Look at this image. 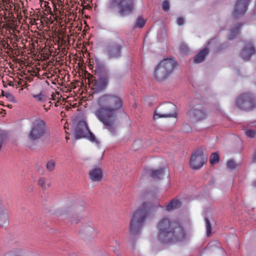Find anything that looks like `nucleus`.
<instances>
[{
	"instance_id": "obj_2",
	"label": "nucleus",
	"mask_w": 256,
	"mask_h": 256,
	"mask_svg": "<svg viewBox=\"0 0 256 256\" xmlns=\"http://www.w3.org/2000/svg\"><path fill=\"white\" fill-rule=\"evenodd\" d=\"M157 238L164 244H172L182 241L186 238V232L180 222L172 221L168 218H162L157 224Z\"/></svg>"
},
{
	"instance_id": "obj_8",
	"label": "nucleus",
	"mask_w": 256,
	"mask_h": 256,
	"mask_svg": "<svg viewBox=\"0 0 256 256\" xmlns=\"http://www.w3.org/2000/svg\"><path fill=\"white\" fill-rule=\"evenodd\" d=\"M124 46V41L120 38H116L108 42L104 52L110 59L119 58L122 56Z\"/></svg>"
},
{
	"instance_id": "obj_1",
	"label": "nucleus",
	"mask_w": 256,
	"mask_h": 256,
	"mask_svg": "<svg viewBox=\"0 0 256 256\" xmlns=\"http://www.w3.org/2000/svg\"><path fill=\"white\" fill-rule=\"evenodd\" d=\"M96 104L94 112L95 116L106 128L114 132L117 112L123 106L122 98L118 94H104L98 98Z\"/></svg>"
},
{
	"instance_id": "obj_20",
	"label": "nucleus",
	"mask_w": 256,
	"mask_h": 256,
	"mask_svg": "<svg viewBox=\"0 0 256 256\" xmlns=\"http://www.w3.org/2000/svg\"><path fill=\"white\" fill-rule=\"evenodd\" d=\"M181 202L177 199H174L166 206V210L168 212H170L180 208Z\"/></svg>"
},
{
	"instance_id": "obj_21",
	"label": "nucleus",
	"mask_w": 256,
	"mask_h": 256,
	"mask_svg": "<svg viewBox=\"0 0 256 256\" xmlns=\"http://www.w3.org/2000/svg\"><path fill=\"white\" fill-rule=\"evenodd\" d=\"M32 96L34 98L36 101L38 102L45 103L48 100H50V98H48V96L42 91L37 94H32Z\"/></svg>"
},
{
	"instance_id": "obj_39",
	"label": "nucleus",
	"mask_w": 256,
	"mask_h": 256,
	"mask_svg": "<svg viewBox=\"0 0 256 256\" xmlns=\"http://www.w3.org/2000/svg\"><path fill=\"white\" fill-rule=\"evenodd\" d=\"M10 256H20L18 254L14 255V254H13L12 252L10 253Z\"/></svg>"
},
{
	"instance_id": "obj_38",
	"label": "nucleus",
	"mask_w": 256,
	"mask_h": 256,
	"mask_svg": "<svg viewBox=\"0 0 256 256\" xmlns=\"http://www.w3.org/2000/svg\"><path fill=\"white\" fill-rule=\"evenodd\" d=\"M253 160L254 162H256V150L253 156Z\"/></svg>"
},
{
	"instance_id": "obj_13",
	"label": "nucleus",
	"mask_w": 256,
	"mask_h": 256,
	"mask_svg": "<svg viewBox=\"0 0 256 256\" xmlns=\"http://www.w3.org/2000/svg\"><path fill=\"white\" fill-rule=\"evenodd\" d=\"M103 176V170L99 166L94 167L88 172L89 178L93 182L98 183L102 181Z\"/></svg>"
},
{
	"instance_id": "obj_11",
	"label": "nucleus",
	"mask_w": 256,
	"mask_h": 256,
	"mask_svg": "<svg viewBox=\"0 0 256 256\" xmlns=\"http://www.w3.org/2000/svg\"><path fill=\"white\" fill-rule=\"evenodd\" d=\"M206 158L204 156L202 150L194 152L190 162V167L194 170L200 168L206 163Z\"/></svg>"
},
{
	"instance_id": "obj_16",
	"label": "nucleus",
	"mask_w": 256,
	"mask_h": 256,
	"mask_svg": "<svg viewBox=\"0 0 256 256\" xmlns=\"http://www.w3.org/2000/svg\"><path fill=\"white\" fill-rule=\"evenodd\" d=\"M250 2V0H238L234 6V16L244 14L247 10Z\"/></svg>"
},
{
	"instance_id": "obj_23",
	"label": "nucleus",
	"mask_w": 256,
	"mask_h": 256,
	"mask_svg": "<svg viewBox=\"0 0 256 256\" xmlns=\"http://www.w3.org/2000/svg\"><path fill=\"white\" fill-rule=\"evenodd\" d=\"M165 168H160L157 170H152L150 176L154 178L160 179L164 175Z\"/></svg>"
},
{
	"instance_id": "obj_19",
	"label": "nucleus",
	"mask_w": 256,
	"mask_h": 256,
	"mask_svg": "<svg viewBox=\"0 0 256 256\" xmlns=\"http://www.w3.org/2000/svg\"><path fill=\"white\" fill-rule=\"evenodd\" d=\"M209 52L207 48H204L200 50L194 58V62L196 64H198L202 62Z\"/></svg>"
},
{
	"instance_id": "obj_32",
	"label": "nucleus",
	"mask_w": 256,
	"mask_h": 256,
	"mask_svg": "<svg viewBox=\"0 0 256 256\" xmlns=\"http://www.w3.org/2000/svg\"><path fill=\"white\" fill-rule=\"evenodd\" d=\"M226 166L228 168L233 170L236 167V164L234 160H228L226 163Z\"/></svg>"
},
{
	"instance_id": "obj_34",
	"label": "nucleus",
	"mask_w": 256,
	"mask_h": 256,
	"mask_svg": "<svg viewBox=\"0 0 256 256\" xmlns=\"http://www.w3.org/2000/svg\"><path fill=\"white\" fill-rule=\"evenodd\" d=\"M246 136L250 138H254L256 132L254 130H249L246 132H245Z\"/></svg>"
},
{
	"instance_id": "obj_43",
	"label": "nucleus",
	"mask_w": 256,
	"mask_h": 256,
	"mask_svg": "<svg viewBox=\"0 0 256 256\" xmlns=\"http://www.w3.org/2000/svg\"><path fill=\"white\" fill-rule=\"evenodd\" d=\"M42 0H40V2H41Z\"/></svg>"
},
{
	"instance_id": "obj_41",
	"label": "nucleus",
	"mask_w": 256,
	"mask_h": 256,
	"mask_svg": "<svg viewBox=\"0 0 256 256\" xmlns=\"http://www.w3.org/2000/svg\"><path fill=\"white\" fill-rule=\"evenodd\" d=\"M9 85L10 86H12L13 84H12L11 83H9Z\"/></svg>"
},
{
	"instance_id": "obj_26",
	"label": "nucleus",
	"mask_w": 256,
	"mask_h": 256,
	"mask_svg": "<svg viewBox=\"0 0 256 256\" xmlns=\"http://www.w3.org/2000/svg\"><path fill=\"white\" fill-rule=\"evenodd\" d=\"M2 96H6V98H8V100L9 101L12 102H16L15 98L14 96V95L12 94H10V92H4L2 91Z\"/></svg>"
},
{
	"instance_id": "obj_35",
	"label": "nucleus",
	"mask_w": 256,
	"mask_h": 256,
	"mask_svg": "<svg viewBox=\"0 0 256 256\" xmlns=\"http://www.w3.org/2000/svg\"><path fill=\"white\" fill-rule=\"evenodd\" d=\"M51 105L52 102L50 101H48V102H46L45 103H44L42 107L47 112L50 109Z\"/></svg>"
},
{
	"instance_id": "obj_15",
	"label": "nucleus",
	"mask_w": 256,
	"mask_h": 256,
	"mask_svg": "<svg viewBox=\"0 0 256 256\" xmlns=\"http://www.w3.org/2000/svg\"><path fill=\"white\" fill-rule=\"evenodd\" d=\"M90 129L86 122L84 121H80L78 122L74 135L76 140L84 138L86 136V134Z\"/></svg>"
},
{
	"instance_id": "obj_5",
	"label": "nucleus",
	"mask_w": 256,
	"mask_h": 256,
	"mask_svg": "<svg viewBox=\"0 0 256 256\" xmlns=\"http://www.w3.org/2000/svg\"><path fill=\"white\" fill-rule=\"evenodd\" d=\"M176 66L174 58L164 59L156 68L154 76L158 82L163 81L169 77Z\"/></svg>"
},
{
	"instance_id": "obj_3",
	"label": "nucleus",
	"mask_w": 256,
	"mask_h": 256,
	"mask_svg": "<svg viewBox=\"0 0 256 256\" xmlns=\"http://www.w3.org/2000/svg\"><path fill=\"white\" fill-rule=\"evenodd\" d=\"M62 213L65 215L72 224H82L80 232L84 234L90 236L94 233V224L91 220L80 213L78 208L73 204L64 206Z\"/></svg>"
},
{
	"instance_id": "obj_27",
	"label": "nucleus",
	"mask_w": 256,
	"mask_h": 256,
	"mask_svg": "<svg viewBox=\"0 0 256 256\" xmlns=\"http://www.w3.org/2000/svg\"><path fill=\"white\" fill-rule=\"evenodd\" d=\"M206 228V234L209 236L211 234L212 226L208 218H205Z\"/></svg>"
},
{
	"instance_id": "obj_9",
	"label": "nucleus",
	"mask_w": 256,
	"mask_h": 256,
	"mask_svg": "<svg viewBox=\"0 0 256 256\" xmlns=\"http://www.w3.org/2000/svg\"><path fill=\"white\" fill-rule=\"evenodd\" d=\"M236 104L240 110L248 111L256 108V96L250 92H244L237 98Z\"/></svg>"
},
{
	"instance_id": "obj_6",
	"label": "nucleus",
	"mask_w": 256,
	"mask_h": 256,
	"mask_svg": "<svg viewBox=\"0 0 256 256\" xmlns=\"http://www.w3.org/2000/svg\"><path fill=\"white\" fill-rule=\"evenodd\" d=\"M107 8L110 10H118L122 17L132 14L135 9V0H110Z\"/></svg>"
},
{
	"instance_id": "obj_24",
	"label": "nucleus",
	"mask_w": 256,
	"mask_h": 256,
	"mask_svg": "<svg viewBox=\"0 0 256 256\" xmlns=\"http://www.w3.org/2000/svg\"><path fill=\"white\" fill-rule=\"evenodd\" d=\"M241 24H238L236 26V27L230 30V34L229 38L230 40H232L234 38V35L238 34V30L242 26Z\"/></svg>"
},
{
	"instance_id": "obj_12",
	"label": "nucleus",
	"mask_w": 256,
	"mask_h": 256,
	"mask_svg": "<svg viewBox=\"0 0 256 256\" xmlns=\"http://www.w3.org/2000/svg\"><path fill=\"white\" fill-rule=\"evenodd\" d=\"M256 52V50L253 44L250 42H246L244 44L240 52V56L244 60L248 61L252 56L255 54Z\"/></svg>"
},
{
	"instance_id": "obj_25",
	"label": "nucleus",
	"mask_w": 256,
	"mask_h": 256,
	"mask_svg": "<svg viewBox=\"0 0 256 256\" xmlns=\"http://www.w3.org/2000/svg\"><path fill=\"white\" fill-rule=\"evenodd\" d=\"M220 158L217 152L212 153L210 158V162L211 164H214L218 162Z\"/></svg>"
},
{
	"instance_id": "obj_22",
	"label": "nucleus",
	"mask_w": 256,
	"mask_h": 256,
	"mask_svg": "<svg viewBox=\"0 0 256 256\" xmlns=\"http://www.w3.org/2000/svg\"><path fill=\"white\" fill-rule=\"evenodd\" d=\"M38 182L43 190L48 189L52 184L50 180L43 177L39 178Z\"/></svg>"
},
{
	"instance_id": "obj_37",
	"label": "nucleus",
	"mask_w": 256,
	"mask_h": 256,
	"mask_svg": "<svg viewBox=\"0 0 256 256\" xmlns=\"http://www.w3.org/2000/svg\"><path fill=\"white\" fill-rule=\"evenodd\" d=\"M184 22V20L182 18H178L177 19V24L178 25L182 26Z\"/></svg>"
},
{
	"instance_id": "obj_36",
	"label": "nucleus",
	"mask_w": 256,
	"mask_h": 256,
	"mask_svg": "<svg viewBox=\"0 0 256 256\" xmlns=\"http://www.w3.org/2000/svg\"><path fill=\"white\" fill-rule=\"evenodd\" d=\"M180 49L181 52H184V54H186V52L188 50V49L186 46H185L184 44L180 45Z\"/></svg>"
},
{
	"instance_id": "obj_10",
	"label": "nucleus",
	"mask_w": 256,
	"mask_h": 256,
	"mask_svg": "<svg viewBox=\"0 0 256 256\" xmlns=\"http://www.w3.org/2000/svg\"><path fill=\"white\" fill-rule=\"evenodd\" d=\"M176 107L171 103L167 102L160 105L154 112V120L159 118H176Z\"/></svg>"
},
{
	"instance_id": "obj_7",
	"label": "nucleus",
	"mask_w": 256,
	"mask_h": 256,
	"mask_svg": "<svg viewBox=\"0 0 256 256\" xmlns=\"http://www.w3.org/2000/svg\"><path fill=\"white\" fill-rule=\"evenodd\" d=\"M48 129L44 120L37 118L31 122L28 138L30 140L34 142L42 138L48 134Z\"/></svg>"
},
{
	"instance_id": "obj_17",
	"label": "nucleus",
	"mask_w": 256,
	"mask_h": 256,
	"mask_svg": "<svg viewBox=\"0 0 256 256\" xmlns=\"http://www.w3.org/2000/svg\"><path fill=\"white\" fill-rule=\"evenodd\" d=\"M190 115L192 116L194 122L202 120L206 118L207 114L203 109H192L190 111Z\"/></svg>"
},
{
	"instance_id": "obj_14",
	"label": "nucleus",
	"mask_w": 256,
	"mask_h": 256,
	"mask_svg": "<svg viewBox=\"0 0 256 256\" xmlns=\"http://www.w3.org/2000/svg\"><path fill=\"white\" fill-rule=\"evenodd\" d=\"M108 78L106 76H101L96 79L92 82V87L96 92H100L104 90L108 86Z\"/></svg>"
},
{
	"instance_id": "obj_42",
	"label": "nucleus",
	"mask_w": 256,
	"mask_h": 256,
	"mask_svg": "<svg viewBox=\"0 0 256 256\" xmlns=\"http://www.w3.org/2000/svg\"><path fill=\"white\" fill-rule=\"evenodd\" d=\"M135 142L134 144H136L137 142Z\"/></svg>"
},
{
	"instance_id": "obj_28",
	"label": "nucleus",
	"mask_w": 256,
	"mask_h": 256,
	"mask_svg": "<svg viewBox=\"0 0 256 256\" xmlns=\"http://www.w3.org/2000/svg\"><path fill=\"white\" fill-rule=\"evenodd\" d=\"M145 24V20L142 18L139 17L138 18L136 22V26L139 28L144 27Z\"/></svg>"
},
{
	"instance_id": "obj_33",
	"label": "nucleus",
	"mask_w": 256,
	"mask_h": 256,
	"mask_svg": "<svg viewBox=\"0 0 256 256\" xmlns=\"http://www.w3.org/2000/svg\"><path fill=\"white\" fill-rule=\"evenodd\" d=\"M162 8L164 11L168 12L170 9V3L168 0H164L162 4Z\"/></svg>"
},
{
	"instance_id": "obj_29",
	"label": "nucleus",
	"mask_w": 256,
	"mask_h": 256,
	"mask_svg": "<svg viewBox=\"0 0 256 256\" xmlns=\"http://www.w3.org/2000/svg\"><path fill=\"white\" fill-rule=\"evenodd\" d=\"M46 167L48 170L52 171L55 168V162L54 160H50L48 162Z\"/></svg>"
},
{
	"instance_id": "obj_4",
	"label": "nucleus",
	"mask_w": 256,
	"mask_h": 256,
	"mask_svg": "<svg viewBox=\"0 0 256 256\" xmlns=\"http://www.w3.org/2000/svg\"><path fill=\"white\" fill-rule=\"evenodd\" d=\"M153 206L150 202H145L134 212L130 226L131 234L135 235L138 234L148 216L150 209Z\"/></svg>"
},
{
	"instance_id": "obj_18",
	"label": "nucleus",
	"mask_w": 256,
	"mask_h": 256,
	"mask_svg": "<svg viewBox=\"0 0 256 256\" xmlns=\"http://www.w3.org/2000/svg\"><path fill=\"white\" fill-rule=\"evenodd\" d=\"M9 224L8 210L3 205H0V227L7 226Z\"/></svg>"
},
{
	"instance_id": "obj_30",
	"label": "nucleus",
	"mask_w": 256,
	"mask_h": 256,
	"mask_svg": "<svg viewBox=\"0 0 256 256\" xmlns=\"http://www.w3.org/2000/svg\"><path fill=\"white\" fill-rule=\"evenodd\" d=\"M41 2H43L44 7L45 8L44 10L48 14H52L50 7L48 6L49 2L46 1H43L42 0Z\"/></svg>"
},
{
	"instance_id": "obj_40",
	"label": "nucleus",
	"mask_w": 256,
	"mask_h": 256,
	"mask_svg": "<svg viewBox=\"0 0 256 256\" xmlns=\"http://www.w3.org/2000/svg\"><path fill=\"white\" fill-rule=\"evenodd\" d=\"M254 186L256 187V182L254 183Z\"/></svg>"
},
{
	"instance_id": "obj_31",
	"label": "nucleus",
	"mask_w": 256,
	"mask_h": 256,
	"mask_svg": "<svg viewBox=\"0 0 256 256\" xmlns=\"http://www.w3.org/2000/svg\"><path fill=\"white\" fill-rule=\"evenodd\" d=\"M87 138L89 140L92 142H96V139L95 136L90 132V130L86 134V136L85 137Z\"/></svg>"
}]
</instances>
